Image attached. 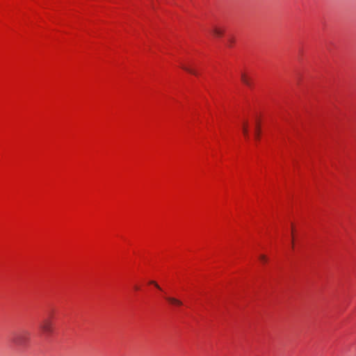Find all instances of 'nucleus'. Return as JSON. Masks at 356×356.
I'll return each mask as SVG.
<instances>
[{"instance_id": "obj_1", "label": "nucleus", "mask_w": 356, "mask_h": 356, "mask_svg": "<svg viewBox=\"0 0 356 356\" xmlns=\"http://www.w3.org/2000/svg\"><path fill=\"white\" fill-rule=\"evenodd\" d=\"M30 337V332L28 330H22L13 335L11 341L15 346H24L29 343Z\"/></svg>"}, {"instance_id": "obj_2", "label": "nucleus", "mask_w": 356, "mask_h": 356, "mask_svg": "<svg viewBox=\"0 0 356 356\" xmlns=\"http://www.w3.org/2000/svg\"><path fill=\"white\" fill-rule=\"evenodd\" d=\"M195 63L189 58H186L179 61V67L182 70L193 75L197 76L198 74L195 70Z\"/></svg>"}, {"instance_id": "obj_3", "label": "nucleus", "mask_w": 356, "mask_h": 356, "mask_svg": "<svg viewBox=\"0 0 356 356\" xmlns=\"http://www.w3.org/2000/svg\"><path fill=\"white\" fill-rule=\"evenodd\" d=\"M41 330L47 334H50L54 331V321L51 317L44 318L40 324Z\"/></svg>"}, {"instance_id": "obj_4", "label": "nucleus", "mask_w": 356, "mask_h": 356, "mask_svg": "<svg viewBox=\"0 0 356 356\" xmlns=\"http://www.w3.org/2000/svg\"><path fill=\"white\" fill-rule=\"evenodd\" d=\"M211 33L216 38H220L224 35V28L218 25H213L210 29Z\"/></svg>"}, {"instance_id": "obj_5", "label": "nucleus", "mask_w": 356, "mask_h": 356, "mask_svg": "<svg viewBox=\"0 0 356 356\" xmlns=\"http://www.w3.org/2000/svg\"><path fill=\"white\" fill-rule=\"evenodd\" d=\"M241 79L243 84L249 88L252 87V79L247 72H242L241 74Z\"/></svg>"}, {"instance_id": "obj_6", "label": "nucleus", "mask_w": 356, "mask_h": 356, "mask_svg": "<svg viewBox=\"0 0 356 356\" xmlns=\"http://www.w3.org/2000/svg\"><path fill=\"white\" fill-rule=\"evenodd\" d=\"M165 300L168 302V303L175 307H180L183 305L182 302L175 298L172 297H166Z\"/></svg>"}, {"instance_id": "obj_7", "label": "nucleus", "mask_w": 356, "mask_h": 356, "mask_svg": "<svg viewBox=\"0 0 356 356\" xmlns=\"http://www.w3.org/2000/svg\"><path fill=\"white\" fill-rule=\"evenodd\" d=\"M243 134L245 139L249 138V124L247 121H243L241 124Z\"/></svg>"}, {"instance_id": "obj_8", "label": "nucleus", "mask_w": 356, "mask_h": 356, "mask_svg": "<svg viewBox=\"0 0 356 356\" xmlns=\"http://www.w3.org/2000/svg\"><path fill=\"white\" fill-rule=\"evenodd\" d=\"M254 136L255 140H257L259 136V123L257 119L254 122Z\"/></svg>"}, {"instance_id": "obj_9", "label": "nucleus", "mask_w": 356, "mask_h": 356, "mask_svg": "<svg viewBox=\"0 0 356 356\" xmlns=\"http://www.w3.org/2000/svg\"><path fill=\"white\" fill-rule=\"evenodd\" d=\"M235 42V40L233 37H229L227 38V45L229 47H232V45L234 44Z\"/></svg>"}, {"instance_id": "obj_10", "label": "nucleus", "mask_w": 356, "mask_h": 356, "mask_svg": "<svg viewBox=\"0 0 356 356\" xmlns=\"http://www.w3.org/2000/svg\"><path fill=\"white\" fill-rule=\"evenodd\" d=\"M259 260H260V261H261V263H264H264H266V262L267 259H266V256H265L264 254H261V255L259 256Z\"/></svg>"}, {"instance_id": "obj_11", "label": "nucleus", "mask_w": 356, "mask_h": 356, "mask_svg": "<svg viewBox=\"0 0 356 356\" xmlns=\"http://www.w3.org/2000/svg\"><path fill=\"white\" fill-rule=\"evenodd\" d=\"M149 284H154V285L157 289H159V290H161V287L159 286V284H158L156 282H154V281H151V282H149Z\"/></svg>"}, {"instance_id": "obj_12", "label": "nucleus", "mask_w": 356, "mask_h": 356, "mask_svg": "<svg viewBox=\"0 0 356 356\" xmlns=\"http://www.w3.org/2000/svg\"><path fill=\"white\" fill-rule=\"evenodd\" d=\"M134 289L135 291H139V290L140 289V286H139L138 285L135 284V285L134 286Z\"/></svg>"}]
</instances>
